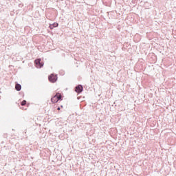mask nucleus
<instances>
[{
	"mask_svg": "<svg viewBox=\"0 0 176 176\" xmlns=\"http://www.w3.org/2000/svg\"><path fill=\"white\" fill-rule=\"evenodd\" d=\"M52 102L56 103L58 102V100L57 99V94L54 96L52 99H51Z\"/></svg>",
	"mask_w": 176,
	"mask_h": 176,
	"instance_id": "39448f33",
	"label": "nucleus"
},
{
	"mask_svg": "<svg viewBox=\"0 0 176 176\" xmlns=\"http://www.w3.org/2000/svg\"><path fill=\"white\" fill-rule=\"evenodd\" d=\"M56 27H58V23H54L53 24L50 25V30H53V28H56Z\"/></svg>",
	"mask_w": 176,
	"mask_h": 176,
	"instance_id": "20e7f679",
	"label": "nucleus"
},
{
	"mask_svg": "<svg viewBox=\"0 0 176 176\" xmlns=\"http://www.w3.org/2000/svg\"><path fill=\"white\" fill-rule=\"evenodd\" d=\"M49 80L52 82V83H54L57 80V76H54V74H51L49 76Z\"/></svg>",
	"mask_w": 176,
	"mask_h": 176,
	"instance_id": "f03ea898",
	"label": "nucleus"
},
{
	"mask_svg": "<svg viewBox=\"0 0 176 176\" xmlns=\"http://www.w3.org/2000/svg\"><path fill=\"white\" fill-rule=\"evenodd\" d=\"M56 99L58 100V101L59 100H61V95H57V98Z\"/></svg>",
	"mask_w": 176,
	"mask_h": 176,
	"instance_id": "0eeeda50",
	"label": "nucleus"
},
{
	"mask_svg": "<svg viewBox=\"0 0 176 176\" xmlns=\"http://www.w3.org/2000/svg\"><path fill=\"white\" fill-rule=\"evenodd\" d=\"M76 93H82L83 91V87L82 85H78L76 87Z\"/></svg>",
	"mask_w": 176,
	"mask_h": 176,
	"instance_id": "7ed1b4c3",
	"label": "nucleus"
},
{
	"mask_svg": "<svg viewBox=\"0 0 176 176\" xmlns=\"http://www.w3.org/2000/svg\"><path fill=\"white\" fill-rule=\"evenodd\" d=\"M60 107H58V111H60Z\"/></svg>",
	"mask_w": 176,
	"mask_h": 176,
	"instance_id": "1a4fd4ad",
	"label": "nucleus"
},
{
	"mask_svg": "<svg viewBox=\"0 0 176 176\" xmlns=\"http://www.w3.org/2000/svg\"><path fill=\"white\" fill-rule=\"evenodd\" d=\"M26 101L25 100H23L22 102H21V105L23 106V105H25L26 104Z\"/></svg>",
	"mask_w": 176,
	"mask_h": 176,
	"instance_id": "6e6552de",
	"label": "nucleus"
},
{
	"mask_svg": "<svg viewBox=\"0 0 176 176\" xmlns=\"http://www.w3.org/2000/svg\"><path fill=\"white\" fill-rule=\"evenodd\" d=\"M15 89L16 90H17V91H20L21 90V85L19 84H16L15 86Z\"/></svg>",
	"mask_w": 176,
	"mask_h": 176,
	"instance_id": "423d86ee",
	"label": "nucleus"
},
{
	"mask_svg": "<svg viewBox=\"0 0 176 176\" xmlns=\"http://www.w3.org/2000/svg\"><path fill=\"white\" fill-rule=\"evenodd\" d=\"M34 63L36 68H42L43 67V63H41V59H36Z\"/></svg>",
	"mask_w": 176,
	"mask_h": 176,
	"instance_id": "f257e3e1",
	"label": "nucleus"
}]
</instances>
